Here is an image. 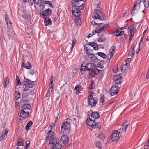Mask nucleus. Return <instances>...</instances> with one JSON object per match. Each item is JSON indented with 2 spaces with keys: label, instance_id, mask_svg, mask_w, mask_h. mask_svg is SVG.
Returning a JSON list of instances; mask_svg holds the SVG:
<instances>
[{
  "label": "nucleus",
  "instance_id": "4be33fe9",
  "mask_svg": "<svg viewBox=\"0 0 149 149\" xmlns=\"http://www.w3.org/2000/svg\"><path fill=\"white\" fill-rule=\"evenodd\" d=\"M54 133L52 131V130H50L49 131L47 134V137H46V141L47 140H49L51 138H52L54 136Z\"/></svg>",
  "mask_w": 149,
  "mask_h": 149
},
{
  "label": "nucleus",
  "instance_id": "338daca9",
  "mask_svg": "<svg viewBox=\"0 0 149 149\" xmlns=\"http://www.w3.org/2000/svg\"><path fill=\"white\" fill-rule=\"evenodd\" d=\"M93 47L94 50H97L98 49V45L95 44V46H93Z\"/></svg>",
  "mask_w": 149,
  "mask_h": 149
},
{
  "label": "nucleus",
  "instance_id": "de8ad7c7",
  "mask_svg": "<svg viewBox=\"0 0 149 149\" xmlns=\"http://www.w3.org/2000/svg\"><path fill=\"white\" fill-rule=\"evenodd\" d=\"M119 32V29L117 30H112L110 33V34H116Z\"/></svg>",
  "mask_w": 149,
  "mask_h": 149
},
{
  "label": "nucleus",
  "instance_id": "79ce46f5",
  "mask_svg": "<svg viewBox=\"0 0 149 149\" xmlns=\"http://www.w3.org/2000/svg\"><path fill=\"white\" fill-rule=\"evenodd\" d=\"M32 122L31 121H30L28 123L26 127V130H27L29 129V127L32 125Z\"/></svg>",
  "mask_w": 149,
  "mask_h": 149
},
{
  "label": "nucleus",
  "instance_id": "bf43d9fd",
  "mask_svg": "<svg viewBox=\"0 0 149 149\" xmlns=\"http://www.w3.org/2000/svg\"><path fill=\"white\" fill-rule=\"evenodd\" d=\"M77 42V40L76 39H74L73 40L72 42V49L71 50H72L73 48L74 47V46L75 43Z\"/></svg>",
  "mask_w": 149,
  "mask_h": 149
},
{
  "label": "nucleus",
  "instance_id": "4c0bfd02",
  "mask_svg": "<svg viewBox=\"0 0 149 149\" xmlns=\"http://www.w3.org/2000/svg\"><path fill=\"white\" fill-rule=\"evenodd\" d=\"M52 90L53 88H52V87H49V88L48 90V92L46 95V97H48L50 96V94L52 92Z\"/></svg>",
  "mask_w": 149,
  "mask_h": 149
},
{
  "label": "nucleus",
  "instance_id": "2f4dec72",
  "mask_svg": "<svg viewBox=\"0 0 149 149\" xmlns=\"http://www.w3.org/2000/svg\"><path fill=\"white\" fill-rule=\"evenodd\" d=\"M15 99L17 100L20 97V94L18 91H16L14 94Z\"/></svg>",
  "mask_w": 149,
  "mask_h": 149
},
{
  "label": "nucleus",
  "instance_id": "13d9d810",
  "mask_svg": "<svg viewBox=\"0 0 149 149\" xmlns=\"http://www.w3.org/2000/svg\"><path fill=\"white\" fill-rule=\"evenodd\" d=\"M124 34V31H122L120 32V33H118L116 34L115 35V36L116 37H119L121 36L122 35H123V34Z\"/></svg>",
  "mask_w": 149,
  "mask_h": 149
},
{
  "label": "nucleus",
  "instance_id": "052dcab7",
  "mask_svg": "<svg viewBox=\"0 0 149 149\" xmlns=\"http://www.w3.org/2000/svg\"><path fill=\"white\" fill-rule=\"evenodd\" d=\"M94 84L93 82H91L90 84V86L89 87V88L90 89H92L94 88Z\"/></svg>",
  "mask_w": 149,
  "mask_h": 149
},
{
  "label": "nucleus",
  "instance_id": "f3484780",
  "mask_svg": "<svg viewBox=\"0 0 149 149\" xmlns=\"http://www.w3.org/2000/svg\"><path fill=\"white\" fill-rule=\"evenodd\" d=\"M8 130L7 129H4L2 131V134L1 136L0 137V141H1L6 138L7 134L8 133Z\"/></svg>",
  "mask_w": 149,
  "mask_h": 149
},
{
  "label": "nucleus",
  "instance_id": "412c9836",
  "mask_svg": "<svg viewBox=\"0 0 149 149\" xmlns=\"http://www.w3.org/2000/svg\"><path fill=\"white\" fill-rule=\"evenodd\" d=\"M136 29V26L134 25H130L128 29L129 32L130 33V34H134V31Z\"/></svg>",
  "mask_w": 149,
  "mask_h": 149
},
{
  "label": "nucleus",
  "instance_id": "7c9ffc66",
  "mask_svg": "<svg viewBox=\"0 0 149 149\" xmlns=\"http://www.w3.org/2000/svg\"><path fill=\"white\" fill-rule=\"evenodd\" d=\"M128 69V66L125 65H121V70L123 72H125Z\"/></svg>",
  "mask_w": 149,
  "mask_h": 149
},
{
  "label": "nucleus",
  "instance_id": "680f3d73",
  "mask_svg": "<svg viewBox=\"0 0 149 149\" xmlns=\"http://www.w3.org/2000/svg\"><path fill=\"white\" fill-rule=\"evenodd\" d=\"M100 101L102 103H103L104 102V95L102 96L100 98Z\"/></svg>",
  "mask_w": 149,
  "mask_h": 149
},
{
  "label": "nucleus",
  "instance_id": "9b49d317",
  "mask_svg": "<svg viewBox=\"0 0 149 149\" xmlns=\"http://www.w3.org/2000/svg\"><path fill=\"white\" fill-rule=\"evenodd\" d=\"M81 1L79 0H73L72 1V3L74 6L73 7L77 8L78 7L80 9H82L83 8H81L84 7V4L82 3L80 5V2Z\"/></svg>",
  "mask_w": 149,
  "mask_h": 149
},
{
  "label": "nucleus",
  "instance_id": "c756f323",
  "mask_svg": "<svg viewBox=\"0 0 149 149\" xmlns=\"http://www.w3.org/2000/svg\"><path fill=\"white\" fill-rule=\"evenodd\" d=\"M24 145L23 141L21 137H19L18 139L17 145L19 146H23Z\"/></svg>",
  "mask_w": 149,
  "mask_h": 149
},
{
  "label": "nucleus",
  "instance_id": "72a5a7b5",
  "mask_svg": "<svg viewBox=\"0 0 149 149\" xmlns=\"http://www.w3.org/2000/svg\"><path fill=\"white\" fill-rule=\"evenodd\" d=\"M75 90H76V93L77 94H79L80 91L81 90V86L80 85H77L75 88Z\"/></svg>",
  "mask_w": 149,
  "mask_h": 149
},
{
  "label": "nucleus",
  "instance_id": "f03ea898",
  "mask_svg": "<svg viewBox=\"0 0 149 149\" xmlns=\"http://www.w3.org/2000/svg\"><path fill=\"white\" fill-rule=\"evenodd\" d=\"M8 19L9 17L8 15L6 14L5 15V20L7 25V30L8 33V34L9 38L11 39L13 36V34L14 33V31L12 28L11 24L12 23L10 21H9Z\"/></svg>",
  "mask_w": 149,
  "mask_h": 149
},
{
  "label": "nucleus",
  "instance_id": "b1692460",
  "mask_svg": "<svg viewBox=\"0 0 149 149\" xmlns=\"http://www.w3.org/2000/svg\"><path fill=\"white\" fill-rule=\"evenodd\" d=\"M85 48L86 49V54H87L88 57L87 56H86V55L84 56V59H87L88 57H89L90 56H91L92 55H93L92 53V51H91V50H89L87 49V47H86Z\"/></svg>",
  "mask_w": 149,
  "mask_h": 149
},
{
  "label": "nucleus",
  "instance_id": "8fccbe9b",
  "mask_svg": "<svg viewBox=\"0 0 149 149\" xmlns=\"http://www.w3.org/2000/svg\"><path fill=\"white\" fill-rule=\"evenodd\" d=\"M131 60V59L130 58H127L125 60V65H126L127 66H128L130 65V60Z\"/></svg>",
  "mask_w": 149,
  "mask_h": 149
},
{
  "label": "nucleus",
  "instance_id": "774afa93",
  "mask_svg": "<svg viewBox=\"0 0 149 149\" xmlns=\"http://www.w3.org/2000/svg\"><path fill=\"white\" fill-rule=\"evenodd\" d=\"M109 26V25L107 24H105L102 27L104 29V30L105 31L106 29Z\"/></svg>",
  "mask_w": 149,
  "mask_h": 149
},
{
  "label": "nucleus",
  "instance_id": "cd10ccee",
  "mask_svg": "<svg viewBox=\"0 0 149 149\" xmlns=\"http://www.w3.org/2000/svg\"><path fill=\"white\" fill-rule=\"evenodd\" d=\"M89 58L90 61L92 62L95 63L98 61L97 58L95 56L94 54L92 55Z\"/></svg>",
  "mask_w": 149,
  "mask_h": 149
},
{
  "label": "nucleus",
  "instance_id": "c03bdc74",
  "mask_svg": "<svg viewBox=\"0 0 149 149\" xmlns=\"http://www.w3.org/2000/svg\"><path fill=\"white\" fill-rule=\"evenodd\" d=\"M16 79L17 80L16 85L17 86L21 85V83L20 82V81L19 80V77L17 75L16 76Z\"/></svg>",
  "mask_w": 149,
  "mask_h": 149
},
{
  "label": "nucleus",
  "instance_id": "1a4fd4ad",
  "mask_svg": "<svg viewBox=\"0 0 149 149\" xmlns=\"http://www.w3.org/2000/svg\"><path fill=\"white\" fill-rule=\"evenodd\" d=\"M70 128V123L67 121H64L61 126V132H64L65 130H69Z\"/></svg>",
  "mask_w": 149,
  "mask_h": 149
},
{
  "label": "nucleus",
  "instance_id": "20e7f679",
  "mask_svg": "<svg viewBox=\"0 0 149 149\" xmlns=\"http://www.w3.org/2000/svg\"><path fill=\"white\" fill-rule=\"evenodd\" d=\"M103 13L96 9L94 10L92 15L93 18L95 20H98L99 21H103L105 19V15Z\"/></svg>",
  "mask_w": 149,
  "mask_h": 149
},
{
  "label": "nucleus",
  "instance_id": "f257e3e1",
  "mask_svg": "<svg viewBox=\"0 0 149 149\" xmlns=\"http://www.w3.org/2000/svg\"><path fill=\"white\" fill-rule=\"evenodd\" d=\"M89 71L91 76L94 77L95 74H98L99 71H103V70H100L97 68L96 65L93 63H90L84 66V70Z\"/></svg>",
  "mask_w": 149,
  "mask_h": 149
},
{
  "label": "nucleus",
  "instance_id": "a18cd8bd",
  "mask_svg": "<svg viewBox=\"0 0 149 149\" xmlns=\"http://www.w3.org/2000/svg\"><path fill=\"white\" fill-rule=\"evenodd\" d=\"M56 121H54L52 123H51L49 127L51 130H52L53 129H54V127L56 124Z\"/></svg>",
  "mask_w": 149,
  "mask_h": 149
},
{
  "label": "nucleus",
  "instance_id": "6e6d98bb",
  "mask_svg": "<svg viewBox=\"0 0 149 149\" xmlns=\"http://www.w3.org/2000/svg\"><path fill=\"white\" fill-rule=\"evenodd\" d=\"M78 69V68L76 67L73 70L72 73L74 76L77 73V70Z\"/></svg>",
  "mask_w": 149,
  "mask_h": 149
},
{
  "label": "nucleus",
  "instance_id": "f704fd0d",
  "mask_svg": "<svg viewBox=\"0 0 149 149\" xmlns=\"http://www.w3.org/2000/svg\"><path fill=\"white\" fill-rule=\"evenodd\" d=\"M75 21L76 24L78 26H81V20L80 18L77 17L75 19Z\"/></svg>",
  "mask_w": 149,
  "mask_h": 149
},
{
  "label": "nucleus",
  "instance_id": "a19ab883",
  "mask_svg": "<svg viewBox=\"0 0 149 149\" xmlns=\"http://www.w3.org/2000/svg\"><path fill=\"white\" fill-rule=\"evenodd\" d=\"M30 140L29 138H28L26 139V149H27L30 146Z\"/></svg>",
  "mask_w": 149,
  "mask_h": 149
},
{
  "label": "nucleus",
  "instance_id": "6e6552de",
  "mask_svg": "<svg viewBox=\"0 0 149 149\" xmlns=\"http://www.w3.org/2000/svg\"><path fill=\"white\" fill-rule=\"evenodd\" d=\"M52 10L49 8L46 9V10H41L40 11V15L41 17L44 18H45V17H47L51 14Z\"/></svg>",
  "mask_w": 149,
  "mask_h": 149
},
{
  "label": "nucleus",
  "instance_id": "4d7b16f0",
  "mask_svg": "<svg viewBox=\"0 0 149 149\" xmlns=\"http://www.w3.org/2000/svg\"><path fill=\"white\" fill-rule=\"evenodd\" d=\"M96 146L100 148H101V145L99 141H97L95 143Z\"/></svg>",
  "mask_w": 149,
  "mask_h": 149
},
{
  "label": "nucleus",
  "instance_id": "e433bc0d",
  "mask_svg": "<svg viewBox=\"0 0 149 149\" xmlns=\"http://www.w3.org/2000/svg\"><path fill=\"white\" fill-rule=\"evenodd\" d=\"M144 6L146 8H147L149 6V0H142Z\"/></svg>",
  "mask_w": 149,
  "mask_h": 149
},
{
  "label": "nucleus",
  "instance_id": "603ef678",
  "mask_svg": "<svg viewBox=\"0 0 149 149\" xmlns=\"http://www.w3.org/2000/svg\"><path fill=\"white\" fill-rule=\"evenodd\" d=\"M94 127L95 128L100 129V123L99 122L95 123V124H94Z\"/></svg>",
  "mask_w": 149,
  "mask_h": 149
},
{
  "label": "nucleus",
  "instance_id": "864d4df0",
  "mask_svg": "<svg viewBox=\"0 0 149 149\" xmlns=\"http://www.w3.org/2000/svg\"><path fill=\"white\" fill-rule=\"evenodd\" d=\"M50 80V83L49 84V87H52V88H53L52 84L53 81H54V79H53V77L52 76H51V77Z\"/></svg>",
  "mask_w": 149,
  "mask_h": 149
},
{
  "label": "nucleus",
  "instance_id": "0e129e2a",
  "mask_svg": "<svg viewBox=\"0 0 149 149\" xmlns=\"http://www.w3.org/2000/svg\"><path fill=\"white\" fill-rule=\"evenodd\" d=\"M83 64L82 63L80 71L81 72V74H83V72L84 71L83 69L84 68V66H83Z\"/></svg>",
  "mask_w": 149,
  "mask_h": 149
},
{
  "label": "nucleus",
  "instance_id": "bb28decb",
  "mask_svg": "<svg viewBox=\"0 0 149 149\" xmlns=\"http://www.w3.org/2000/svg\"><path fill=\"white\" fill-rule=\"evenodd\" d=\"M22 109L26 111L27 110H29L31 108V105L28 104H24L22 107Z\"/></svg>",
  "mask_w": 149,
  "mask_h": 149
},
{
  "label": "nucleus",
  "instance_id": "7ed1b4c3",
  "mask_svg": "<svg viewBox=\"0 0 149 149\" xmlns=\"http://www.w3.org/2000/svg\"><path fill=\"white\" fill-rule=\"evenodd\" d=\"M50 144L53 145L52 148L54 149H61L62 145L59 143V139L57 137L52 138L49 139Z\"/></svg>",
  "mask_w": 149,
  "mask_h": 149
},
{
  "label": "nucleus",
  "instance_id": "aec40b11",
  "mask_svg": "<svg viewBox=\"0 0 149 149\" xmlns=\"http://www.w3.org/2000/svg\"><path fill=\"white\" fill-rule=\"evenodd\" d=\"M87 117V119L86 121V123L87 125L94 127V125L95 123L94 120H92L88 117Z\"/></svg>",
  "mask_w": 149,
  "mask_h": 149
},
{
  "label": "nucleus",
  "instance_id": "c9c22d12",
  "mask_svg": "<svg viewBox=\"0 0 149 149\" xmlns=\"http://www.w3.org/2000/svg\"><path fill=\"white\" fill-rule=\"evenodd\" d=\"M106 40V38L105 36L102 35V36L100 37L97 40V41L100 42H104Z\"/></svg>",
  "mask_w": 149,
  "mask_h": 149
},
{
  "label": "nucleus",
  "instance_id": "39448f33",
  "mask_svg": "<svg viewBox=\"0 0 149 149\" xmlns=\"http://www.w3.org/2000/svg\"><path fill=\"white\" fill-rule=\"evenodd\" d=\"M34 82L31 81L29 79H27L25 81L22 83L24 92L27 90V89L32 88L34 86L33 82Z\"/></svg>",
  "mask_w": 149,
  "mask_h": 149
},
{
  "label": "nucleus",
  "instance_id": "3c124183",
  "mask_svg": "<svg viewBox=\"0 0 149 149\" xmlns=\"http://www.w3.org/2000/svg\"><path fill=\"white\" fill-rule=\"evenodd\" d=\"M89 95L88 96V99H92L93 98V95L94 94V93L92 91H89Z\"/></svg>",
  "mask_w": 149,
  "mask_h": 149
},
{
  "label": "nucleus",
  "instance_id": "c85d7f7f",
  "mask_svg": "<svg viewBox=\"0 0 149 149\" xmlns=\"http://www.w3.org/2000/svg\"><path fill=\"white\" fill-rule=\"evenodd\" d=\"M105 31L104 29L102 27H97L95 30V33H99L100 32H103Z\"/></svg>",
  "mask_w": 149,
  "mask_h": 149
},
{
  "label": "nucleus",
  "instance_id": "dca6fc26",
  "mask_svg": "<svg viewBox=\"0 0 149 149\" xmlns=\"http://www.w3.org/2000/svg\"><path fill=\"white\" fill-rule=\"evenodd\" d=\"M121 77L120 75H114L113 78V81L116 84H119L121 83Z\"/></svg>",
  "mask_w": 149,
  "mask_h": 149
},
{
  "label": "nucleus",
  "instance_id": "58836bf2",
  "mask_svg": "<svg viewBox=\"0 0 149 149\" xmlns=\"http://www.w3.org/2000/svg\"><path fill=\"white\" fill-rule=\"evenodd\" d=\"M113 55V52H109V54L107 56L108 58H107V61H109L112 58Z\"/></svg>",
  "mask_w": 149,
  "mask_h": 149
},
{
  "label": "nucleus",
  "instance_id": "09e8293b",
  "mask_svg": "<svg viewBox=\"0 0 149 149\" xmlns=\"http://www.w3.org/2000/svg\"><path fill=\"white\" fill-rule=\"evenodd\" d=\"M98 138L102 140L104 139L105 138L104 134L102 132H100L98 136Z\"/></svg>",
  "mask_w": 149,
  "mask_h": 149
},
{
  "label": "nucleus",
  "instance_id": "423d86ee",
  "mask_svg": "<svg viewBox=\"0 0 149 149\" xmlns=\"http://www.w3.org/2000/svg\"><path fill=\"white\" fill-rule=\"evenodd\" d=\"M87 117L90 118L92 120H95L96 119H98L100 117V115L97 112H93L92 111H90L87 113Z\"/></svg>",
  "mask_w": 149,
  "mask_h": 149
},
{
  "label": "nucleus",
  "instance_id": "49530a36",
  "mask_svg": "<svg viewBox=\"0 0 149 149\" xmlns=\"http://www.w3.org/2000/svg\"><path fill=\"white\" fill-rule=\"evenodd\" d=\"M97 54L99 56H100L101 57H102L103 58H106V55L105 54L103 53L102 52H98L97 53Z\"/></svg>",
  "mask_w": 149,
  "mask_h": 149
},
{
  "label": "nucleus",
  "instance_id": "9d476101",
  "mask_svg": "<svg viewBox=\"0 0 149 149\" xmlns=\"http://www.w3.org/2000/svg\"><path fill=\"white\" fill-rule=\"evenodd\" d=\"M119 87L116 85H114L111 87L110 90V94L111 96H113L116 94H117L119 91Z\"/></svg>",
  "mask_w": 149,
  "mask_h": 149
},
{
  "label": "nucleus",
  "instance_id": "f8f14e48",
  "mask_svg": "<svg viewBox=\"0 0 149 149\" xmlns=\"http://www.w3.org/2000/svg\"><path fill=\"white\" fill-rule=\"evenodd\" d=\"M112 134L111 136V139L112 141H116L119 139L120 138L119 132H118L116 130L112 131Z\"/></svg>",
  "mask_w": 149,
  "mask_h": 149
},
{
  "label": "nucleus",
  "instance_id": "37998d69",
  "mask_svg": "<svg viewBox=\"0 0 149 149\" xmlns=\"http://www.w3.org/2000/svg\"><path fill=\"white\" fill-rule=\"evenodd\" d=\"M43 3H44V7L46 5H48V6L49 7H51L52 6V4L50 3V1H43Z\"/></svg>",
  "mask_w": 149,
  "mask_h": 149
},
{
  "label": "nucleus",
  "instance_id": "2eb2a0df",
  "mask_svg": "<svg viewBox=\"0 0 149 149\" xmlns=\"http://www.w3.org/2000/svg\"><path fill=\"white\" fill-rule=\"evenodd\" d=\"M27 90L25 91H24V89L23 91L24 93H23L22 95V96L23 98H26L29 95H33L34 93L33 91L30 89H27Z\"/></svg>",
  "mask_w": 149,
  "mask_h": 149
},
{
  "label": "nucleus",
  "instance_id": "a878e982",
  "mask_svg": "<svg viewBox=\"0 0 149 149\" xmlns=\"http://www.w3.org/2000/svg\"><path fill=\"white\" fill-rule=\"evenodd\" d=\"M44 19V22L45 23V26H48L49 24H52V21L50 18L49 17H46Z\"/></svg>",
  "mask_w": 149,
  "mask_h": 149
},
{
  "label": "nucleus",
  "instance_id": "69168bd1",
  "mask_svg": "<svg viewBox=\"0 0 149 149\" xmlns=\"http://www.w3.org/2000/svg\"><path fill=\"white\" fill-rule=\"evenodd\" d=\"M115 46H114L113 45L110 48V52H113L115 50Z\"/></svg>",
  "mask_w": 149,
  "mask_h": 149
},
{
  "label": "nucleus",
  "instance_id": "393cba45",
  "mask_svg": "<svg viewBox=\"0 0 149 149\" xmlns=\"http://www.w3.org/2000/svg\"><path fill=\"white\" fill-rule=\"evenodd\" d=\"M61 139L63 143L65 144L68 141L69 138L66 135H63L61 137Z\"/></svg>",
  "mask_w": 149,
  "mask_h": 149
},
{
  "label": "nucleus",
  "instance_id": "5fc2aeb1",
  "mask_svg": "<svg viewBox=\"0 0 149 149\" xmlns=\"http://www.w3.org/2000/svg\"><path fill=\"white\" fill-rule=\"evenodd\" d=\"M96 22H97L95 20L94 21H92L91 22V23L92 24H96L97 26H99L103 24V23H96Z\"/></svg>",
  "mask_w": 149,
  "mask_h": 149
},
{
  "label": "nucleus",
  "instance_id": "6ab92c4d",
  "mask_svg": "<svg viewBox=\"0 0 149 149\" xmlns=\"http://www.w3.org/2000/svg\"><path fill=\"white\" fill-rule=\"evenodd\" d=\"M141 0H137L136 3L134 4L133 7V8L131 12V14L132 15H134V14L135 13V12H134V11L135 10L136 8L135 7L137 6L138 5L139 7H140V3L141 2Z\"/></svg>",
  "mask_w": 149,
  "mask_h": 149
},
{
  "label": "nucleus",
  "instance_id": "ddd939ff",
  "mask_svg": "<svg viewBox=\"0 0 149 149\" xmlns=\"http://www.w3.org/2000/svg\"><path fill=\"white\" fill-rule=\"evenodd\" d=\"M72 13L73 15L75 17H78L81 15V12L78 8L73 7L72 10Z\"/></svg>",
  "mask_w": 149,
  "mask_h": 149
},
{
  "label": "nucleus",
  "instance_id": "a211bd4d",
  "mask_svg": "<svg viewBox=\"0 0 149 149\" xmlns=\"http://www.w3.org/2000/svg\"><path fill=\"white\" fill-rule=\"evenodd\" d=\"M22 64L21 65V66L22 67H24L25 68L27 69H30L31 66V64L29 62H28L26 64H25V61L24 58H22Z\"/></svg>",
  "mask_w": 149,
  "mask_h": 149
},
{
  "label": "nucleus",
  "instance_id": "0eeeda50",
  "mask_svg": "<svg viewBox=\"0 0 149 149\" xmlns=\"http://www.w3.org/2000/svg\"><path fill=\"white\" fill-rule=\"evenodd\" d=\"M98 100L97 99L92 98L88 99V105L91 108L95 107L97 103Z\"/></svg>",
  "mask_w": 149,
  "mask_h": 149
},
{
  "label": "nucleus",
  "instance_id": "473e14b6",
  "mask_svg": "<svg viewBox=\"0 0 149 149\" xmlns=\"http://www.w3.org/2000/svg\"><path fill=\"white\" fill-rule=\"evenodd\" d=\"M134 45L132 44L131 47L130 49V54L131 56L132 57L134 55Z\"/></svg>",
  "mask_w": 149,
  "mask_h": 149
},
{
  "label": "nucleus",
  "instance_id": "ea45409f",
  "mask_svg": "<svg viewBox=\"0 0 149 149\" xmlns=\"http://www.w3.org/2000/svg\"><path fill=\"white\" fill-rule=\"evenodd\" d=\"M9 79L8 77H6L4 79L5 85H4V87L6 88L8 84L9 83Z\"/></svg>",
  "mask_w": 149,
  "mask_h": 149
},
{
  "label": "nucleus",
  "instance_id": "4468645a",
  "mask_svg": "<svg viewBox=\"0 0 149 149\" xmlns=\"http://www.w3.org/2000/svg\"><path fill=\"white\" fill-rule=\"evenodd\" d=\"M128 125L129 124L128 121H125L124 122L122 125L121 127L118 130L120 134V133L125 132Z\"/></svg>",
  "mask_w": 149,
  "mask_h": 149
},
{
  "label": "nucleus",
  "instance_id": "5701e85b",
  "mask_svg": "<svg viewBox=\"0 0 149 149\" xmlns=\"http://www.w3.org/2000/svg\"><path fill=\"white\" fill-rule=\"evenodd\" d=\"M24 110L22 109L21 111L20 116L23 118H26L27 117L29 114V112H26Z\"/></svg>",
  "mask_w": 149,
  "mask_h": 149
},
{
  "label": "nucleus",
  "instance_id": "e2e57ef3",
  "mask_svg": "<svg viewBox=\"0 0 149 149\" xmlns=\"http://www.w3.org/2000/svg\"><path fill=\"white\" fill-rule=\"evenodd\" d=\"M130 38H129V43H130L132 40V38L134 36V34L133 33L132 34H130Z\"/></svg>",
  "mask_w": 149,
  "mask_h": 149
}]
</instances>
